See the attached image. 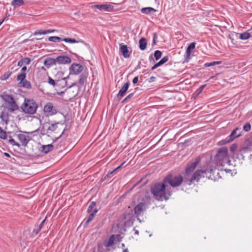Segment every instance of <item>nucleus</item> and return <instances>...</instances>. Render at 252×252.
I'll list each match as a JSON object with an SVG mask.
<instances>
[{
    "instance_id": "obj_56",
    "label": "nucleus",
    "mask_w": 252,
    "mask_h": 252,
    "mask_svg": "<svg viewBox=\"0 0 252 252\" xmlns=\"http://www.w3.org/2000/svg\"><path fill=\"white\" fill-rule=\"evenodd\" d=\"M248 148L247 147H243V148H241V149L240 150V152H242V151L245 152L247 150H248Z\"/></svg>"
},
{
    "instance_id": "obj_9",
    "label": "nucleus",
    "mask_w": 252,
    "mask_h": 252,
    "mask_svg": "<svg viewBox=\"0 0 252 252\" xmlns=\"http://www.w3.org/2000/svg\"><path fill=\"white\" fill-rule=\"evenodd\" d=\"M147 205L145 202H141L134 208V214L136 216L141 215L147 209Z\"/></svg>"
},
{
    "instance_id": "obj_7",
    "label": "nucleus",
    "mask_w": 252,
    "mask_h": 252,
    "mask_svg": "<svg viewBox=\"0 0 252 252\" xmlns=\"http://www.w3.org/2000/svg\"><path fill=\"white\" fill-rule=\"evenodd\" d=\"M84 69V66L80 63H73L69 67L70 74L78 75L81 73Z\"/></svg>"
},
{
    "instance_id": "obj_25",
    "label": "nucleus",
    "mask_w": 252,
    "mask_h": 252,
    "mask_svg": "<svg viewBox=\"0 0 252 252\" xmlns=\"http://www.w3.org/2000/svg\"><path fill=\"white\" fill-rule=\"evenodd\" d=\"M139 48L141 50H144L147 47V41L145 38H141L139 41Z\"/></svg>"
},
{
    "instance_id": "obj_63",
    "label": "nucleus",
    "mask_w": 252,
    "mask_h": 252,
    "mask_svg": "<svg viewBox=\"0 0 252 252\" xmlns=\"http://www.w3.org/2000/svg\"><path fill=\"white\" fill-rule=\"evenodd\" d=\"M151 59H153V57H152V55H151V56H150V57H149V60H150Z\"/></svg>"
},
{
    "instance_id": "obj_35",
    "label": "nucleus",
    "mask_w": 252,
    "mask_h": 252,
    "mask_svg": "<svg viewBox=\"0 0 252 252\" xmlns=\"http://www.w3.org/2000/svg\"><path fill=\"white\" fill-rule=\"evenodd\" d=\"M169 59V58L167 56H166L162 58L161 60H160L158 63H157L158 65L159 66L162 65L164 63H165L166 62L168 61Z\"/></svg>"
},
{
    "instance_id": "obj_32",
    "label": "nucleus",
    "mask_w": 252,
    "mask_h": 252,
    "mask_svg": "<svg viewBox=\"0 0 252 252\" xmlns=\"http://www.w3.org/2000/svg\"><path fill=\"white\" fill-rule=\"evenodd\" d=\"M20 84H21L22 86L27 89L32 88V85L31 83L27 80H25L23 82H21V83H20Z\"/></svg>"
},
{
    "instance_id": "obj_64",
    "label": "nucleus",
    "mask_w": 252,
    "mask_h": 252,
    "mask_svg": "<svg viewBox=\"0 0 252 252\" xmlns=\"http://www.w3.org/2000/svg\"><path fill=\"white\" fill-rule=\"evenodd\" d=\"M124 252H128V250L126 249L125 250H124Z\"/></svg>"
},
{
    "instance_id": "obj_22",
    "label": "nucleus",
    "mask_w": 252,
    "mask_h": 252,
    "mask_svg": "<svg viewBox=\"0 0 252 252\" xmlns=\"http://www.w3.org/2000/svg\"><path fill=\"white\" fill-rule=\"evenodd\" d=\"M156 11L155 9L150 7L142 8L141 10V12L145 14H151Z\"/></svg>"
},
{
    "instance_id": "obj_36",
    "label": "nucleus",
    "mask_w": 252,
    "mask_h": 252,
    "mask_svg": "<svg viewBox=\"0 0 252 252\" xmlns=\"http://www.w3.org/2000/svg\"><path fill=\"white\" fill-rule=\"evenodd\" d=\"M11 74L12 72L7 71L1 76L0 79L1 80H6L11 76Z\"/></svg>"
},
{
    "instance_id": "obj_11",
    "label": "nucleus",
    "mask_w": 252,
    "mask_h": 252,
    "mask_svg": "<svg viewBox=\"0 0 252 252\" xmlns=\"http://www.w3.org/2000/svg\"><path fill=\"white\" fill-rule=\"evenodd\" d=\"M17 138L21 144L24 147H26L31 140V137L29 135L24 134L20 133L17 135Z\"/></svg>"
},
{
    "instance_id": "obj_31",
    "label": "nucleus",
    "mask_w": 252,
    "mask_h": 252,
    "mask_svg": "<svg viewBox=\"0 0 252 252\" xmlns=\"http://www.w3.org/2000/svg\"><path fill=\"white\" fill-rule=\"evenodd\" d=\"M9 139L8 140V143L9 144H10V145H11L13 146H17L18 148L20 147L21 145L19 143L16 142L15 141V140L14 139L12 138L10 136H9Z\"/></svg>"
},
{
    "instance_id": "obj_27",
    "label": "nucleus",
    "mask_w": 252,
    "mask_h": 252,
    "mask_svg": "<svg viewBox=\"0 0 252 252\" xmlns=\"http://www.w3.org/2000/svg\"><path fill=\"white\" fill-rule=\"evenodd\" d=\"M115 241V236L112 235L108 241L105 242L104 243V246L106 247H108L111 246L114 243Z\"/></svg>"
},
{
    "instance_id": "obj_20",
    "label": "nucleus",
    "mask_w": 252,
    "mask_h": 252,
    "mask_svg": "<svg viewBox=\"0 0 252 252\" xmlns=\"http://www.w3.org/2000/svg\"><path fill=\"white\" fill-rule=\"evenodd\" d=\"M31 62V59L30 58L26 57L21 59L17 63L18 66H22L23 65L26 66L28 65Z\"/></svg>"
},
{
    "instance_id": "obj_30",
    "label": "nucleus",
    "mask_w": 252,
    "mask_h": 252,
    "mask_svg": "<svg viewBox=\"0 0 252 252\" xmlns=\"http://www.w3.org/2000/svg\"><path fill=\"white\" fill-rule=\"evenodd\" d=\"M48 40L53 42H59L63 41V38L58 36H50L48 38Z\"/></svg>"
},
{
    "instance_id": "obj_47",
    "label": "nucleus",
    "mask_w": 252,
    "mask_h": 252,
    "mask_svg": "<svg viewBox=\"0 0 252 252\" xmlns=\"http://www.w3.org/2000/svg\"><path fill=\"white\" fill-rule=\"evenodd\" d=\"M55 31V30H44V32L45 33V34L50 33L52 32H53Z\"/></svg>"
},
{
    "instance_id": "obj_37",
    "label": "nucleus",
    "mask_w": 252,
    "mask_h": 252,
    "mask_svg": "<svg viewBox=\"0 0 252 252\" xmlns=\"http://www.w3.org/2000/svg\"><path fill=\"white\" fill-rule=\"evenodd\" d=\"M161 55L162 53L159 50H156L154 53V57L157 61L158 60L161 58Z\"/></svg>"
},
{
    "instance_id": "obj_2",
    "label": "nucleus",
    "mask_w": 252,
    "mask_h": 252,
    "mask_svg": "<svg viewBox=\"0 0 252 252\" xmlns=\"http://www.w3.org/2000/svg\"><path fill=\"white\" fill-rule=\"evenodd\" d=\"M0 97L4 101V106L8 111L9 112H13L19 110V107L17 102L11 95L3 94Z\"/></svg>"
},
{
    "instance_id": "obj_40",
    "label": "nucleus",
    "mask_w": 252,
    "mask_h": 252,
    "mask_svg": "<svg viewBox=\"0 0 252 252\" xmlns=\"http://www.w3.org/2000/svg\"><path fill=\"white\" fill-rule=\"evenodd\" d=\"M58 123L52 124L48 128V130L54 131L57 128V125Z\"/></svg>"
},
{
    "instance_id": "obj_52",
    "label": "nucleus",
    "mask_w": 252,
    "mask_h": 252,
    "mask_svg": "<svg viewBox=\"0 0 252 252\" xmlns=\"http://www.w3.org/2000/svg\"><path fill=\"white\" fill-rule=\"evenodd\" d=\"M205 86V85H203L199 87L198 94H200L203 90Z\"/></svg>"
},
{
    "instance_id": "obj_54",
    "label": "nucleus",
    "mask_w": 252,
    "mask_h": 252,
    "mask_svg": "<svg viewBox=\"0 0 252 252\" xmlns=\"http://www.w3.org/2000/svg\"><path fill=\"white\" fill-rule=\"evenodd\" d=\"M158 67H159V66H158V63H157L152 67L151 70H154L155 69H156L157 68H158Z\"/></svg>"
},
{
    "instance_id": "obj_12",
    "label": "nucleus",
    "mask_w": 252,
    "mask_h": 252,
    "mask_svg": "<svg viewBox=\"0 0 252 252\" xmlns=\"http://www.w3.org/2000/svg\"><path fill=\"white\" fill-rule=\"evenodd\" d=\"M56 59V63L59 64H68L71 62V59L67 56H59Z\"/></svg>"
},
{
    "instance_id": "obj_59",
    "label": "nucleus",
    "mask_w": 252,
    "mask_h": 252,
    "mask_svg": "<svg viewBox=\"0 0 252 252\" xmlns=\"http://www.w3.org/2000/svg\"><path fill=\"white\" fill-rule=\"evenodd\" d=\"M6 18H4L1 21H0V26L2 24V23L4 21Z\"/></svg>"
},
{
    "instance_id": "obj_41",
    "label": "nucleus",
    "mask_w": 252,
    "mask_h": 252,
    "mask_svg": "<svg viewBox=\"0 0 252 252\" xmlns=\"http://www.w3.org/2000/svg\"><path fill=\"white\" fill-rule=\"evenodd\" d=\"M251 126L250 123H246L243 126V129L245 131H249L251 130Z\"/></svg>"
},
{
    "instance_id": "obj_58",
    "label": "nucleus",
    "mask_w": 252,
    "mask_h": 252,
    "mask_svg": "<svg viewBox=\"0 0 252 252\" xmlns=\"http://www.w3.org/2000/svg\"><path fill=\"white\" fill-rule=\"evenodd\" d=\"M62 46L64 48V49L65 50H68V48L66 46H65V45H64V44H62Z\"/></svg>"
},
{
    "instance_id": "obj_53",
    "label": "nucleus",
    "mask_w": 252,
    "mask_h": 252,
    "mask_svg": "<svg viewBox=\"0 0 252 252\" xmlns=\"http://www.w3.org/2000/svg\"><path fill=\"white\" fill-rule=\"evenodd\" d=\"M156 78L154 76H152L150 78L149 82H153L155 81Z\"/></svg>"
},
{
    "instance_id": "obj_15",
    "label": "nucleus",
    "mask_w": 252,
    "mask_h": 252,
    "mask_svg": "<svg viewBox=\"0 0 252 252\" xmlns=\"http://www.w3.org/2000/svg\"><path fill=\"white\" fill-rule=\"evenodd\" d=\"M239 129L238 127H236L234 130H232L231 134L228 137V139H226L225 141H222V144H226L228 143L232 140H233L235 138L238 137L240 136V134H236V131Z\"/></svg>"
},
{
    "instance_id": "obj_34",
    "label": "nucleus",
    "mask_w": 252,
    "mask_h": 252,
    "mask_svg": "<svg viewBox=\"0 0 252 252\" xmlns=\"http://www.w3.org/2000/svg\"><path fill=\"white\" fill-rule=\"evenodd\" d=\"M0 138L3 140L7 139V133L4 131L1 127H0Z\"/></svg>"
},
{
    "instance_id": "obj_24",
    "label": "nucleus",
    "mask_w": 252,
    "mask_h": 252,
    "mask_svg": "<svg viewBox=\"0 0 252 252\" xmlns=\"http://www.w3.org/2000/svg\"><path fill=\"white\" fill-rule=\"evenodd\" d=\"M63 41L65 42H69V43H78L80 42L82 43L83 44H84L85 45H86L87 46L89 45L88 44L85 43L83 40L77 41L75 39H74V38H63Z\"/></svg>"
},
{
    "instance_id": "obj_61",
    "label": "nucleus",
    "mask_w": 252,
    "mask_h": 252,
    "mask_svg": "<svg viewBox=\"0 0 252 252\" xmlns=\"http://www.w3.org/2000/svg\"><path fill=\"white\" fill-rule=\"evenodd\" d=\"M45 220H46V219H45L43 220H42L41 221V222L40 223H41V224H42V225H43L44 222H45Z\"/></svg>"
},
{
    "instance_id": "obj_43",
    "label": "nucleus",
    "mask_w": 252,
    "mask_h": 252,
    "mask_svg": "<svg viewBox=\"0 0 252 252\" xmlns=\"http://www.w3.org/2000/svg\"><path fill=\"white\" fill-rule=\"evenodd\" d=\"M237 148V145L236 144H232L230 147V151L231 153H234Z\"/></svg>"
},
{
    "instance_id": "obj_48",
    "label": "nucleus",
    "mask_w": 252,
    "mask_h": 252,
    "mask_svg": "<svg viewBox=\"0 0 252 252\" xmlns=\"http://www.w3.org/2000/svg\"><path fill=\"white\" fill-rule=\"evenodd\" d=\"M158 38V36L156 34V33H154V36H153V43L154 44H155L156 43V41H157V39Z\"/></svg>"
},
{
    "instance_id": "obj_26",
    "label": "nucleus",
    "mask_w": 252,
    "mask_h": 252,
    "mask_svg": "<svg viewBox=\"0 0 252 252\" xmlns=\"http://www.w3.org/2000/svg\"><path fill=\"white\" fill-rule=\"evenodd\" d=\"M24 4L23 0H13L11 2V5L14 8H16Z\"/></svg>"
},
{
    "instance_id": "obj_57",
    "label": "nucleus",
    "mask_w": 252,
    "mask_h": 252,
    "mask_svg": "<svg viewBox=\"0 0 252 252\" xmlns=\"http://www.w3.org/2000/svg\"><path fill=\"white\" fill-rule=\"evenodd\" d=\"M4 155L7 157H10V156L9 154L7 153H4Z\"/></svg>"
},
{
    "instance_id": "obj_42",
    "label": "nucleus",
    "mask_w": 252,
    "mask_h": 252,
    "mask_svg": "<svg viewBox=\"0 0 252 252\" xmlns=\"http://www.w3.org/2000/svg\"><path fill=\"white\" fill-rule=\"evenodd\" d=\"M134 93L129 94L122 101V103H125L129 100V99L133 96Z\"/></svg>"
},
{
    "instance_id": "obj_4",
    "label": "nucleus",
    "mask_w": 252,
    "mask_h": 252,
    "mask_svg": "<svg viewBox=\"0 0 252 252\" xmlns=\"http://www.w3.org/2000/svg\"><path fill=\"white\" fill-rule=\"evenodd\" d=\"M21 108L25 113L32 115L36 112L37 104L33 99H25Z\"/></svg>"
},
{
    "instance_id": "obj_16",
    "label": "nucleus",
    "mask_w": 252,
    "mask_h": 252,
    "mask_svg": "<svg viewBox=\"0 0 252 252\" xmlns=\"http://www.w3.org/2000/svg\"><path fill=\"white\" fill-rule=\"evenodd\" d=\"M129 83L127 82L124 84V85L122 87L121 90L119 91L118 94H117V97L120 100L122 98V97L124 96L125 93L127 91L128 87L129 86Z\"/></svg>"
},
{
    "instance_id": "obj_60",
    "label": "nucleus",
    "mask_w": 252,
    "mask_h": 252,
    "mask_svg": "<svg viewBox=\"0 0 252 252\" xmlns=\"http://www.w3.org/2000/svg\"><path fill=\"white\" fill-rule=\"evenodd\" d=\"M42 226H43L42 224L40 223L38 227L41 230V229L42 228Z\"/></svg>"
},
{
    "instance_id": "obj_5",
    "label": "nucleus",
    "mask_w": 252,
    "mask_h": 252,
    "mask_svg": "<svg viewBox=\"0 0 252 252\" xmlns=\"http://www.w3.org/2000/svg\"><path fill=\"white\" fill-rule=\"evenodd\" d=\"M163 181L167 186L169 185L170 187L175 188L181 185L183 182V178L180 175L174 176L169 174L163 179Z\"/></svg>"
},
{
    "instance_id": "obj_33",
    "label": "nucleus",
    "mask_w": 252,
    "mask_h": 252,
    "mask_svg": "<svg viewBox=\"0 0 252 252\" xmlns=\"http://www.w3.org/2000/svg\"><path fill=\"white\" fill-rule=\"evenodd\" d=\"M26 77V73L25 72H21V73L19 74L17 77V80L18 81H20L19 83L21 82H23L25 80V78Z\"/></svg>"
},
{
    "instance_id": "obj_49",
    "label": "nucleus",
    "mask_w": 252,
    "mask_h": 252,
    "mask_svg": "<svg viewBox=\"0 0 252 252\" xmlns=\"http://www.w3.org/2000/svg\"><path fill=\"white\" fill-rule=\"evenodd\" d=\"M125 219H128L129 220H130L131 218H132V215L131 214H126L125 215Z\"/></svg>"
},
{
    "instance_id": "obj_39",
    "label": "nucleus",
    "mask_w": 252,
    "mask_h": 252,
    "mask_svg": "<svg viewBox=\"0 0 252 252\" xmlns=\"http://www.w3.org/2000/svg\"><path fill=\"white\" fill-rule=\"evenodd\" d=\"M95 202H94V201H92L88 208V209H87V212L88 213H91V212H92L94 208V206H95Z\"/></svg>"
},
{
    "instance_id": "obj_8",
    "label": "nucleus",
    "mask_w": 252,
    "mask_h": 252,
    "mask_svg": "<svg viewBox=\"0 0 252 252\" xmlns=\"http://www.w3.org/2000/svg\"><path fill=\"white\" fill-rule=\"evenodd\" d=\"M94 8L104 12H112L114 10V6L111 3H105L103 4H96L93 6Z\"/></svg>"
},
{
    "instance_id": "obj_28",
    "label": "nucleus",
    "mask_w": 252,
    "mask_h": 252,
    "mask_svg": "<svg viewBox=\"0 0 252 252\" xmlns=\"http://www.w3.org/2000/svg\"><path fill=\"white\" fill-rule=\"evenodd\" d=\"M195 47V42H192L191 43L189 46L188 47L187 50H186V55L188 56H189L190 54V50H193Z\"/></svg>"
},
{
    "instance_id": "obj_29",
    "label": "nucleus",
    "mask_w": 252,
    "mask_h": 252,
    "mask_svg": "<svg viewBox=\"0 0 252 252\" xmlns=\"http://www.w3.org/2000/svg\"><path fill=\"white\" fill-rule=\"evenodd\" d=\"M251 37V34L249 32H245L239 34V38L242 40H247Z\"/></svg>"
},
{
    "instance_id": "obj_51",
    "label": "nucleus",
    "mask_w": 252,
    "mask_h": 252,
    "mask_svg": "<svg viewBox=\"0 0 252 252\" xmlns=\"http://www.w3.org/2000/svg\"><path fill=\"white\" fill-rule=\"evenodd\" d=\"M121 166H119L118 167H117L116 168H115L114 170H113V171H111L110 172H109V174H112L114 172H115L116 170L120 169L121 168Z\"/></svg>"
},
{
    "instance_id": "obj_1",
    "label": "nucleus",
    "mask_w": 252,
    "mask_h": 252,
    "mask_svg": "<svg viewBox=\"0 0 252 252\" xmlns=\"http://www.w3.org/2000/svg\"><path fill=\"white\" fill-rule=\"evenodd\" d=\"M150 191L153 198L158 201L168 200L172 193L171 187L167 186L164 181L154 184L151 187Z\"/></svg>"
},
{
    "instance_id": "obj_10",
    "label": "nucleus",
    "mask_w": 252,
    "mask_h": 252,
    "mask_svg": "<svg viewBox=\"0 0 252 252\" xmlns=\"http://www.w3.org/2000/svg\"><path fill=\"white\" fill-rule=\"evenodd\" d=\"M43 110L45 113L49 115H53L57 113V110L51 102L47 103L44 107Z\"/></svg>"
},
{
    "instance_id": "obj_46",
    "label": "nucleus",
    "mask_w": 252,
    "mask_h": 252,
    "mask_svg": "<svg viewBox=\"0 0 252 252\" xmlns=\"http://www.w3.org/2000/svg\"><path fill=\"white\" fill-rule=\"evenodd\" d=\"M40 229L38 227L37 228L34 229L32 231V234L33 235H37L38 233V232L40 231Z\"/></svg>"
},
{
    "instance_id": "obj_3",
    "label": "nucleus",
    "mask_w": 252,
    "mask_h": 252,
    "mask_svg": "<svg viewBox=\"0 0 252 252\" xmlns=\"http://www.w3.org/2000/svg\"><path fill=\"white\" fill-rule=\"evenodd\" d=\"M213 172L214 169L213 168L207 169L204 170H198L194 173L190 179L186 178L185 182L187 183L188 185H190L194 181L198 182L201 178L205 177V175H206V177L210 178L211 175L208 176V174H211L213 173Z\"/></svg>"
},
{
    "instance_id": "obj_17",
    "label": "nucleus",
    "mask_w": 252,
    "mask_h": 252,
    "mask_svg": "<svg viewBox=\"0 0 252 252\" xmlns=\"http://www.w3.org/2000/svg\"><path fill=\"white\" fill-rule=\"evenodd\" d=\"M88 73L83 72L79 76V79L78 81V86L79 87H82L84 86L85 82L87 80V78L88 77Z\"/></svg>"
},
{
    "instance_id": "obj_21",
    "label": "nucleus",
    "mask_w": 252,
    "mask_h": 252,
    "mask_svg": "<svg viewBox=\"0 0 252 252\" xmlns=\"http://www.w3.org/2000/svg\"><path fill=\"white\" fill-rule=\"evenodd\" d=\"M56 64V59L51 58H47L44 62V65L47 68H49L50 66Z\"/></svg>"
},
{
    "instance_id": "obj_19",
    "label": "nucleus",
    "mask_w": 252,
    "mask_h": 252,
    "mask_svg": "<svg viewBox=\"0 0 252 252\" xmlns=\"http://www.w3.org/2000/svg\"><path fill=\"white\" fill-rule=\"evenodd\" d=\"M53 149V146L52 144H48L46 145H42L41 147L40 151L44 154H47L49 152L51 151Z\"/></svg>"
},
{
    "instance_id": "obj_13",
    "label": "nucleus",
    "mask_w": 252,
    "mask_h": 252,
    "mask_svg": "<svg viewBox=\"0 0 252 252\" xmlns=\"http://www.w3.org/2000/svg\"><path fill=\"white\" fill-rule=\"evenodd\" d=\"M119 51L125 58H128L130 57L131 52H129L128 47L124 43L119 44Z\"/></svg>"
},
{
    "instance_id": "obj_45",
    "label": "nucleus",
    "mask_w": 252,
    "mask_h": 252,
    "mask_svg": "<svg viewBox=\"0 0 252 252\" xmlns=\"http://www.w3.org/2000/svg\"><path fill=\"white\" fill-rule=\"evenodd\" d=\"M44 32V30H38V31H35L34 33H33V35H39V34H45V33H43Z\"/></svg>"
},
{
    "instance_id": "obj_38",
    "label": "nucleus",
    "mask_w": 252,
    "mask_h": 252,
    "mask_svg": "<svg viewBox=\"0 0 252 252\" xmlns=\"http://www.w3.org/2000/svg\"><path fill=\"white\" fill-rule=\"evenodd\" d=\"M220 63H221V62L216 61V62H213L211 63H205L204 64V66L205 67H209V66H214V65H215L217 64H219Z\"/></svg>"
},
{
    "instance_id": "obj_55",
    "label": "nucleus",
    "mask_w": 252,
    "mask_h": 252,
    "mask_svg": "<svg viewBox=\"0 0 252 252\" xmlns=\"http://www.w3.org/2000/svg\"><path fill=\"white\" fill-rule=\"evenodd\" d=\"M27 68L26 66L23 65V67L21 69L22 72H25L27 70Z\"/></svg>"
},
{
    "instance_id": "obj_6",
    "label": "nucleus",
    "mask_w": 252,
    "mask_h": 252,
    "mask_svg": "<svg viewBox=\"0 0 252 252\" xmlns=\"http://www.w3.org/2000/svg\"><path fill=\"white\" fill-rule=\"evenodd\" d=\"M228 150L226 148L222 147L220 148L216 154L215 159L218 162H223L224 160L227 159Z\"/></svg>"
},
{
    "instance_id": "obj_44",
    "label": "nucleus",
    "mask_w": 252,
    "mask_h": 252,
    "mask_svg": "<svg viewBox=\"0 0 252 252\" xmlns=\"http://www.w3.org/2000/svg\"><path fill=\"white\" fill-rule=\"evenodd\" d=\"M48 83L54 87L56 85L55 81L50 77H48Z\"/></svg>"
},
{
    "instance_id": "obj_14",
    "label": "nucleus",
    "mask_w": 252,
    "mask_h": 252,
    "mask_svg": "<svg viewBox=\"0 0 252 252\" xmlns=\"http://www.w3.org/2000/svg\"><path fill=\"white\" fill-rule=\"evenodd\" d=\"M199 162V160L196 159L194 162L189 164L186 168V174L188 175H189L195 169Z\"/></svg>"
},
{
    "instance_id": "obj_50",
    "label": "nucleus",
    "mask_w": 252,
    "mask_h": 252,
    "mask_svg": "<svg viewBox=\"0 0 252 252\" xmlns=\"http://www.w3.org/2000/svg\"><path fill=\"white\" fill-rule=\"evenodd\" d=\"M138 81V76H136L135 77L133 80H132V83L134 84H136Z\"/></svg>"
},
{
    "instance_id": "obj_23",
    "label": "nucleus",
    "mask_w": 252,
    "mask_h": 252,
    "mask_svg": "<svg viewBox=\"0 0 252 252\" xmlns=\"http://www.w3.org/2000/svg\"><path fill=\"white\" fill-rule=\"evenodd\" d=\"M97 211H98V210L96 208H95L94 210V211L90 214L88 218L87 219V220L85 223V225H88V224L94 219V216H95Z\"/></svg>"
},
{
    "instance_id": "obj_62",
    "label": "nucleus",
    "mask_w": 252,
    "mask_h": 252,
    "mask_svg": "<svg viewBox=\"0 0 252 252\" xmlns=\"http://www.w3.org/2000/svg\"><path fill=\"white\" fill-rule=\"evenodd\" d=\"M125 161L123 162V163H121V164L120 165V166H121V167L124 165V164H125Z\"/></svg>"
},
{
    "instance_id": "obj_18",
    "label": "nucleus",
    "mask_w": 252,
    "mask_h": 252,
    "mask_svg": "<svg viewBox=\"0 0 252 252\" xmlns=\"http://www.w3.org/2000/svg\"><path fill=\"white\" fill-rule=\"evenodd\" d=\"M0 118L1 121L4 122L5 124L7 125L9 121V114L8 112L2 111L0 113Z\"/></svg>"
}]
</instances>
